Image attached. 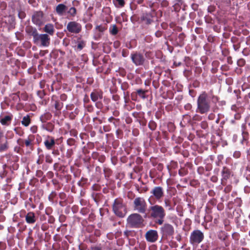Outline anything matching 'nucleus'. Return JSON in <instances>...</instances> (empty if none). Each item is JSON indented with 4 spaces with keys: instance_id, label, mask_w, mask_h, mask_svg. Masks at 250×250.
Instances as JSON below:
<instances>
[{
    "instance_id": "1",
    "label": "nucleus",
    "mask_w": 250,
    "mask_h": 250,
    "mask_svg": "<svg viewBox=\"0 0 250 250\" xmlns=\"http://www.w3.org/2000/svg\"><path fill=\"white\" fill-rule=\"evenodd\" d=\"M149 207L148 213L152 219L155 220L156 223L161 225L164 222V219L166 215V210L162 206L153 204Z\"/></svg>"
},
{
    "instance_id": "2",
    "label": "nucleus",
    "mask_w": 250,
    "mask_h": 250,
    "mask_svg": "<svg viewBox=\"0 0 250 250\" xmlns=\"http://www.w3.org/2000/svg\"><path fill=\"white\" fill-rule=\"evenodd\" d=\"M208 96L205 92L202 93L197 100V109L201 114H204L208 112L210 108Z\"/></svg>"
},
{
    "instance_id": "3",
    "label": "nucleus",
    "mask_w": 250,
    "mask_h": 250,
    "mask_svg": "<svg viewBox=\"0 0 250 250\" xmlns=\"http://www.w3.org/2000/svg\"><path fill=\"white\" fill-rule=\"evenodd\" d=\"M114 213L119 217H124L126 213V207L121 199H116L112 206Z\"/></svg>"
},
{
    "instance_id": "4",
    "label": "nucleus",
    "mask_w": 250,
    "mask_h": 250,
    "mask_svg": "<svg viewBox=\"0 0 250 250\" xmlns=\"http://www.w3.org/2000/svg\"><path fill=\"white\" fill-rule=\"evenodd\" d=\"M143 219L138 213H134L130 214L127 218V225L132 228H137L140 227L143 222Z\"/></svg>"
},
{
    "instance_id": "5",
    "label": "nucleus",
    "mask_w": 250,
    "mask_h": 250,
    "mask_svg": "<svg viewBox=\"0 0 250 250\" xmlns=\"http://www.w3.org/2000/svg\"><path fill=\"white\" fill-rule=\"evenodd\" d=\"M147 204L143 197H138L133 200V209L139 213H146Z\"/></svg>"
},
{
    "instance_id": "6",
    "label": "nucleus",
    "mask_w": 250,
    "mask_h": 250,
    "mask_svg": "<svg viewBox=\"0 0 250 250\" xmlns=\"http://www.w3.org/2000/svg\"><path fill=\"white\" fill-rule=\"evenodd\" d=\"M162 238L167 239L172 237L174 233V229L172 225L168 223H165L160 228Z\"/></svg>"
},
{
    "instance_id": "7",
    "label": "nucleus",
    "mask_w": 250,
    "mask_h": 250,
    "mask_svg": "<svg viewBox=\"0 0 250 250\" xmlns=\"http://www.w3.org/2000/svg\"><path fill=\"white\" fill-rule=\"evenodd\" d=\"M204 238V235L200 230L196 229L191 232L189 242L192 245H197L201 243Z\"/></svg>"
},
{
    "instance_id": "8",
    "label": "nucleus",
    "mask_w": 250,
    "mask_h": 250,
    "mask_svg": "<svg viewBox=\"0 0 250 250\" xmlns=\"http://www.w3.org/2000/svg\"><path fill=\"white\" fill-rule=\"evenodd\" d=\"M31 20L34 24L39 27L45 22L44 14L42 11H35L32 16Z\"/></svg>"
},
{
    "instance_id": "9",
    "label": "nucleus",
    "mask_w": 250,
    "mask_h": 250,
    "mask_svg": "<svg viewBox=\"0 0 250 250\" xmlns=\"http://www.w3.org/2000/svg\"><path fill=\"white\" fill-rule=\"evenodd\" d=\"M130 58L133 63L136 66L143 65L146 61L144 55L137 51L132 53L130 55Z\"/></svg>"
},
{
    "instance_id": "10",
    "label": "nucleus",
    "mask_w": 250,
    "mask_h": 250,
    "mask_svg": "<svg viewBox=\"0 0 250 250\" xmlns=\"http://www.w3.org/2000/svg\"><path fill=\"white\" fill-rule=\"evenodd\" d=\"M50 38L46 34H39L37 39L35 40L34 42L36 44L40 43L42 46L47 47L50 44Z\"/></svg>"
},
{
    "instance_id": "11",
    "label": "nucleus",
    "mask_w": 250,
    "mask_h": 250,
    "mask_svg": "<svg viewBox=\"0 0 250 250\" xmlns=\"http://www.w3.org/2000/svg\"><path fill=\"white\" fill-rule=\"evenodd\" d=\"M66 28L71 33L78 34L82 30V25L76 21H70L67 24Z\"/></svg>"
},
{
    "instance_id": "12",
    "label": "nucleus",
    "mask_w": 250,
    "mask_h": 250,
    "mask_svg": "<svg viewBox=\"0 0 250 250\" xmlns=\"http://www.w3.org/2000/svg\"><path fill=\"white\" fill-rule=\"evenodd\" d=\"M145 237L147 242L150 243L155 242L158 238V232L156 230H149L146 232Z\"/></svg>"
},
{
    "instance_id": "13",
    "label": "nucleus",
    "mask_w": 250,
    "mask_h": 250,
    "mask_svg": "<svg viewBox=\"0 0 250 250\" xmlns=\"http://www.w3.org/2000/svg\"><path fill=\"white\" fill-rule=\"evenodd\" d=\"M150 193L159 200L164 196V190L161 187H155L150 191Z\"/></svg>"
},
{
    "instance_id": "14",
    "label": "nucleus",
    "mask_w": 250,
    "mask_h": 250,
    "mask_svg": "<svg viewBox=\"0 0 250 250\" xmlns=\"http://www.w3.org/2000/svg\"><path fill=\"white\" fill-rule=\"evenodd\" d=\"M25 32L29 36L33 37V42L37 39V37L39 34L37 29L30 25L27 26L25 27Z\"/></svg>"
},
{
    "instance_id": "15",
    "label": "nucleus",
    "mask_w": 250,
    "mask_h": 250,
    "mask_svg": "<svg viewBox=\"0 0 250 250\" xmlns=\"http://www.w3.org/2000/svg\"><path fill=\"white\" fill-rule=\"evenodd\" d=\"M153 16L151 12L143 13L141 20L144 21L146 24H150L153 21Z\"/></svg>"
},
{
    "instance_id": "16",
    "label": "nucleus",
    "mask_w": 250,
    "mask_h": 250,
    "mask_svg": "<svg viewBox=\"0 0 250 250\" xmlns=\"http://www.w3.org/2000/svg\"><path fill=\"white\" fill-rule=\"evenodd\" d=\"M90 97L93 102H96L103 98V92L99 90H94L90 94Z\"/></svg>"
},
{
    "instance_id": "17",
    "label": "nucleus",
    "mask_w": 250,
    "mask_h": 250,
    "mask_svg": "<svg viewBox=\"0 0 250 250\" xmlns=\"http://www.w3.org/2000/svg\"><path fill=\"white\" fill-rule=\"evenodd\" d=\"M48 138L44 141V144L47 149L50 150L54 146L55 141L53 137H48Z\"/></svg>"
},
{
    "instance_id": "18",
    "label": "nucleus",
    "mask_w": 250,
    "mask_h": 250,
    "mask_svg": "<svg viewBox=\"0 0 250 250\" xmlns=\"http://www.w3.org/2000/svg\"><path fill=\"white\" fill-rule=\"evenodd\" d=\"M43 30L51 36L54 35L55 31L54 25L51 23L46 24L43 27Z\"/></svg>"
},
{
    "instance_id": "19",
    "label": "nucleus",
    "mask_w": 250,
    "mask_h": 250,
    "mask_svg": "<svg viewBox=\"0 0 250 250\" xmlns=\"http://www.w3.org/2000/svg\"><path fill=\"white\" fill-rule=\"evenodd\" d=\"M25 221L28 224H34L36 220L33 212H29L25 216Z\"/></svg>"
},
{
    "instance_id": "20",
    "label": "nucleus",
    "mask_w": 250,
    "mask_h": 250,
    "mask_svg": "<svg viewBox=\"0 0 250 250\" xmlns=\"http://www.w3.org/2000/svg\"><path fill=\"white\" fill-rule=\"evenodd\" d=\"M34 137L33 135H30L27 138L24 140V143L25 144V146L28 147L29 148L31 149H32L33 145H34Z\"/></svg>"
},
{
    "instance_id": "21",
    "label": "nucleus",
    "mask_w": 250,
    "mask_h": 250,
    "mask_svg": "<svg viewBox=\"0 0 250 250\" xmlns=\"http://www.w3.org/2000/svg\"><path fill=\"white\" fill-rule=\"evenodd\" d=\"M67 10V7L63 4H58L56 8V11L57 13L62 16Z\"/></svg>"
},
{
    "instance_id": "22",
    "label": "nucleus",
    "mask_w": 250,
    "mask_h": 250,
    "mask_svg": "<svg viewBox=\"0 0 250 250\" xmlns=\"http://www.w3.org/2000/svg\"><path fill=\"white\" fill-rule=\"evenodd\" d=\"M12 119V115H6L0 119V123L3 125H7Z\"/></svg>"
},
{
    "instance_id": "23",
    "label": "nucleus",
    "mask_w": 250,
    "mask_h": 250,
    "mask_svg": "<svg viewBox=\"0 0 250 250\" xmlns=\"http://www.w3.org/2000/svg\"><path fill=\"white\" fill-rule=\"evenodd\" d=\"M8 149V145L6 140L0 139V152H5Z\"/></svg>"
},
{
    "instance_id": "24",
    "label": "nucleus",
    "mask_w": 250,
    "mask_h": 250,
    "mask_svg": "<svg viewBox=\"0 0 250 250\" xmlns=\"http://www.w3.org/2000/svg\"><path fill=\"white\" fill-rule=\"evenodd\" d=\"M42 128L47 130L48 132H52L54 129V125L51 122L42 124Z\"/></svg>"
},
{
    "instance_id": "25",
    "label": "nucleus",
    "mask_w": 250,
    "mask_h": 250,
    "mask_svg": "<svg viewBox=\"0 0 250 250\" xmlns=\"http://www.w3.org/2000/svg\"><path fill=\"white\" fill-rule=\"evenodd\" d=\"M221 173L222 176V180H227L229 178L230 175V171L228 168H226V167H224Z\"/></svg>"
},
{
    "instance_id": "26",
    "label": "nucleus",
    "mask_w": 250,
    "mask_h": 250,
    "mask_svg": "<svg viewBox=\"0 0 250 250\" xmlns=\"http://www.w3.org/2000/svg\"><path fill=\"white\" fill-rule=\"evenodd\" d=\"M52 117L51 114L49 112H46L40 116V119L42 124L46 123L47 121L50 120Z\"/></svg>"
},
{
    "instance_id": "27",
    "label": "nucleus",
    "mask_w": 250,
    "mask_h": 250,
    "mask_svg": "<svg viewBox=\"0 0 250 250\" xmlns=\"http://www.w3.org/2000/svg\"><path fill=\"white\" fill-rule=\"evenodd\" d=\"M113 2L117 8L124 7L125 4V0H113Z\"/></svg>"
},
{
    "instance_id": "28",
    "label": "nucleus",
    "mask_w": 250,
    "mask_h": 250,
    "mask_svg": "<svg viewBox=\"0 0 250 250\" xmlns=\"http://www.w3.org/2000/svg\"><path fill=\"white\" fill-rule=\"evenodd\" d=\"M31 120L30 118V116L27 115L25 116H24L22 118V120L21 123V124L24 126H28L30 124Z\"/></svg>"
},
{
    "instance_id": "29",
    "label": "nucleus",
    "mask_w": 250,
    "mask_h": 250,
    "mask_svg": "<svg viewBox=\"0 0 250 250\" xmlns=\"http://www.w3.org/2000/svg\"><path fill=\"white\" fill-rule=\"evenodd\" d=\"M183 3V0H175V3L173 5L175 11L178 12L181 9V6Z\"/></svg>"
},
{
    "instance_id": "30",
    "label": "nucleus",
    "mask_w": 250,
    "mask_h": 250,
    "mask_svg": "<svg viewBox=\"0 0 250 250\" xmlns=\"http://www.w3.org/2000/svg\"><path fill=\"white\" fill-rule=\"evenodd\" d=\"M118 29L116 24H112L110 25L109 28V32L112 35H116L118 33Z\"/></svg>"
},
{
    "instance_id": "31",
    "label": "nucleus",
    "mask_w": 250,
    "mask_h": 250,
    "mask_svg": "<svg viewBox=\"0 0 250 250\" xmlns=\"http://www.w3.org/2000/svg\"><path fill=\"white\" fill-rule=\"evenodd\" d=\"M164 205L166 208H168V210H172L174 209L173 207H172L171 201L168 199H165Z\"/></svg>"
},
{
    "instance_id": "32",
    "label": "nucleus",
    "mask_w": 250,
    "mask_h": 250,
    "mask_svg": "<svg viewBox=\"0 0 250 250\" xmlns=\"http://www.w3.org/2000/svg\"><path fill=\"white\" fill-rule=\"evenodd\" d=\"M67 13L72 17H75L77 14V10L74 7H71L67 11Z\"/></svg>"
},
{
    "instance_id": "33",
    "label": "nucleus",
    "mask_w": 250,
    "mask_h": 250,
    "mask_svg": "<svg viewBox=\"0 0 250 250\" xmlns=\"http://www.w3.org/2000/svg\"><path fill=\"white\" fill-rule=\"evenodd\" d=\"M85 46V42L83 41H81L78 42L77 44V49L79 50H81L83 49V48Z\"/></svg>"
},
{
    "instance_id": "34",
    "label": "nucleus",
    "mask_w": 250,
    "mask_h": 250,
    "mask_svg": "<svg viewBox=\"0 0 250 250\" xmlns=\"http://www.w3.org/2000/svg\"><path fill=\"white\" fill-rule=\"evenodd\" d=\"M185 37V35L183 33H180L178 37V39L179 41V42L181 45L183 44V41L184 40Z\"/></svg>"
},
{
    "instance_id": "35",
    "label": "nucleus",
    "mask_w": 250,
    "mask_h": 250,
    "mask_svg": "<svg viewBox=\"0 0 250 250\" xmlns=\"http://www.w3.org/2000/svg\"><path fill=\"white\" fill-rule=\"evenodd\" d=\"M184 62L187 66L188 67L191 64V60L190 57L186 56L184 58Z\"/></svg>"
},
{
    "instance_id": "36",
    "label": "nucleus",
    "mask_w": 250,
    "mask_h": 250,
    "mask_svg": "<svg viewBox=\"0 0 250 250\" xmlns=\"http://www.w3.org/2000/svg\"><path fill=\"white\" fill-rule=\"evenodd\" d=\"M106 28H107L106 26L105 25H97L96 27V30H98L99 32H103L106 29Z\"/></svg>"
},
{
    "instance_id": "37",
    "label": "nucleus",
    "mask_w": 250,
    "mask_h": 250,
    "mask_svg": "<svg viewBox=\"0 0 250 250\" xmlns=\"http://www.w3.org/2000/svg\"><path fill=\"white\" fill-rule=\"evenodd\" d=\"M137 93L138 95L142 98L145 99V91L141 89H138L137 91Z\"/></svg>"
},
{
    "instance_id": "38",
    "label": "nucleus",
    "mask_w": 250,
    "mask_h": 250,
    "mask_svg": "<svg viewBox=\"0 0 250 250\" xmlns=\"http://www.w3.org/2000/svg\"><path fill=\"white\" fill-rule=\"evenodd\" d=\"M145 55L148 59H152L153 58V53L150 51H146L145 53Z\"/></svg>"
},
{
    "instance_id": "39",
    "label": "nucleus",
    "mask_w": 250,
    "mask_h": 250,
    "mask_svg": "<svg viewBox=\"0 0 250 250\" xmlns=\"http://www.w3.org/2000/svg\"><path fill=\"white\" fill-rule=\"evenodd\" d=\"M237 64L239 66L242 67L245 65L246 61L244 59L241 58L237 61Z\"/></svg>"
},
{
    "instance_id": "40",
    "label": "nucleus",
    "mask_w": 250,
    "mask_h": 250,
    "mask_svg": "<svg viewBox=\"0 0 250 250\" xmlns=\"http://www.w3.org/2000/svg\"><path fill=\"white\" fill-rule=\"evenodd\" d=\"M25 16H26V14L24 11H22L21 10H20L19 11L18 17L20 19L22 20V19H24Z\"/></svg>"
},
{
    "instance_id": "41",
    "label": "nucleus",
    "mask_w": 250,
    "mask_h": 250,
    "mask_svg": "<svg viewBox=\"0 0 250 250\" xmlns=\"http://www.w3.org/2000/svg\"><path fill=\"white\" fill-rule=\"evenodd\" d=\"M160 4L162 7H167L169 5V2L167 0H162Z\"/></svg>"
},
{
    "instance_id": "42",
    "label": "nucleus",
    "mask_w": 250,
    "mask_h": 250,
    "mask_svg": "<svg viewBox=\"0 0 250 250\" xmlns=\"http://www.w3.org/2000/svg\"><path fill=\"white\" fill-rule=\"evenodd\" d=\"M129 54V51L126 49H123L122 51V55L123 57H126Z\"/></svg>"
},
{
    "instance_id": "43",
    "label": "nucleus",
    "mask_w": 250,
    "mask_h": 250,
    "mask_svg": "<svg viewBox=\"0 0 250 250\" xmlns=\"http://www.w3.org/2000/svg\"><path fill=\"white\" fill-rule=\"evenodd\" d=\"M226 237L227 236L224 232H221L218 235L219 238L222 240H225Z\"/></svg>"
},
{
    "instance_id": "44",
    "label": "nucleus",
    "mask_w": 250,
    "mask_h": 250,
    "mask_svg": "<svg viewBox=\"0 0 250 250\" xmlns=\"http://www.w3.org/2000/svg\"><path fill=\"white\" fill-rule=\"evenodd\" d=\"M182 64L181 62H177L176 61H174L173 64V65L171 66L172 68H175L178 66H180Z\"/></svg>"
},
{
    "instance_id": "45",
    "label": "nucleus",
    "mask_w": 250,
    "mask_h": 250,
    "mask_svg": "<svg viewBox=\"0 0 250 250\" xmlns=\"http://www.w3.org/2000/svg\"><path fill=\"white\" fill-rule=\"evenodd\" d=\"M45 161L48 163H51L52 162V159L49 155H47L45 157Z\"/></svg>"
},
{
    "instance_id": "46",
    "label": "nucleus",
    "mask_w": 250,
    "mask_h": 250,
    "mask_svg": "<svg viewBox=\"0 0 250 250\" xmlns=\"http://www.w3.org/2000/svg\"><path fill=\"white\" fill-rule=\"evenodd\" d=\"M221 68L222 71H226L229 69V66L227 64H224L221 66Z\"/></svg>"
},
{
    "instance_id": "47",
    "label": "nucleus",
    "mask_w": 250,
    "mask_h": 250,
    "mask_svg": "<svg viewBox=\"0 0 250 250\" xmlns=\"http://www.w3.org/2000/svg\"><path fill=\"white\" fill-rule=\"evenodd\" d=\"M191 73V71L189 70L185 69L184 71V75L186 77H188Z\"/></svg>"
},
{
    "instance_id": "48",
    "label": "nucleus",
    "mask_w": 250,
    "mask_h": 250,
    "mask_svg": "<svg viewBox=\"0 0 250 250\" xmlns=\"http://www.w3.org/2000/svg\"><path fill=\"white\" fill-rule=\"evenodd\" d=\"M163 33V31L158 30L155 32V35L156 37L160 38L162 36Z\"/></svg>"
},
{
    "instance_id": "49",
    "label": "nucleus",
    "mask_w": 250,
    "mask_h": 250,
    "mask_svg": "<svg viewBox=\"0 0 250 250\" xmlns=\"http://www.w3.org/2000/svg\"><path fill=\"white\" fill-rule=\"evenodd\" d=\"M149 126L150 129L152 130H154L155 128V126L154 123L153 122L151 123H149Z\"/></svg>"
},
{
    "instance_id": "50",
    "label": "nucleus",
    "mask_w": 250,
    "mask_h": 250,
    "mask_svg": "<svg viewBox=\"0 0 250 250\" xmlns=\"http://www.w3.org/2000/svg\"><path fill=\"white\" fill-rule=\"evenodd\" d=\"M240 152L239 151H235L233 153V157L238 158L240 156Z\"/></svg>"
},
{
    "instance_id": "51",
    "label": "nucleus",
    "mask_w": 250,
    "mask_h": 250,
    "mask_svg": "<svg viewBox=\"0 0 250 250\" xmlns=\"http://www.w3.org/2000/svg\"><path fill=\"white\" fill-rule=\"evenodd\" d=\"M6 2L3 1V2H1V3H0V8L1 9V10H4L6 8Z\"/></svg>"
},
{
    "instance_id": "52",
    "label": "nucleus",
    "mask_w": 250,
    "mask_h": 250,
    "mask_svg": "<svg viewBox=\"0 0 250 250\" xmlns=\"http://www.w3.org/2000/svg\"><path fill=\"white\" fill-rule=\"evenodd\" d=\"M215 11V8L214 6H210L208 7V11L210 13H212Z\"/></svg>"
},
{
    "instance_id": "53",
    "label": "nucleus",
    "mask_w": 250,
    "mask_h": 250,
    "mask_svg": "<svg viewBox=\"0 0 250 250\" xmlns=\"http://www.w3.org/2000/svg\"><path fill=\"white\" fill-rule=\"evenodd\" d=\"M240 43H238L237 44H234L233 45V48H234V49L235 51L238 50L240 48Z\"/></svg>"
},
{
    "instance_id": "54",
    "label": "nucleus",
    "mask_w": 250,
    "mask_h": 250,
    "mask_svg": "<svg viewBox=\"0 0 250 250\" xmlns=\"http://www.w3.org/2000/svg\"><path fill=\"white\" fill-rule=\"evenodd\" d=\"M227 62L229 64H232L233 61L232 60V58L230 56H229L227 58Z\"/></svg>"
},
{
    "instance_id": "55",
    "label": "nucleus",
    "mask_w": 250,
    "mask_h": 250,
    "mask_svg": "<svg viewBox=\"0 0 250 250\" xmlns=\"http://www.w3.org/2000/svg\"><path fill=\"white\" fill-rule=\"evenodd\" d=\"M207 60V57L205 56H202L201 58V60L203 64H205L206 63Z\"/></svg>"
},
{
    "instance_id": "56",
    "label": "nucleus",
    "mask_w": 250,
    "mask_h": 250,
    "mask_svg": "<svg viewBox=\"0 0 250 250\" xmlns=\"http://www.w3.org/2000/svg\"><path fill=\"white\" fill-rule=\"evenodd\" d=\"M30 130L32 131V132L36 133L37 132V128L36 126H33L31 127Z\"/></svg>"
},
{
    "instance_id": "57",
    "label": "nucleus",
    "mask_w": 250,
    "mask_h": 250,
    "mask_svg": "<svg viewBox=\"0 0 250 250\" xmlns=\"http://www.w3.org/2000/svg\"><path fill=\"white\" fill-rule=\"evenodd\" d=\"M55 107L58 110H59L61 109V107H60L59 103L56 102L55 104Z\"/></svg>"
},
{
    "instance_id": "58",
    "label": "nucleus",
    "mask_w": 250,
    "mask_h": 250,
    "mask_svg": "<svg viewBox=\"0 0 250 250\" xmlns=\"http://www.w3.org/2000/svg\"><path fill=\"white\" fill-rule=\"evenodd\" d=\"M145 40L147 42H150L152 40V38L150 36H146L145 38Z\"/></svg>"
},
{
    "instance_id": "59",
    "label": "nucleus",
    "mask_w": 250,
    "mask_h": 250,
    "mask_svg": "<svg viewBox=\"0 0 250 250\" xmlns=\"http://www.w3.org/2000/svg\"><path fill=\"white\" fill-rule=\"evenodd\" d=\"M202 71V69L200 67H196L195 72H198V73H200Z\"/></svg>"
},
{
    "instance_id": "60",
    "label": "nucleus",
    "mask_w": 250,
    "mask_h": 250,
    "mask_svg": "<svg viewBox=\"0 0 250 250\" xmlns=\"http://www.w3.org/2000/svg\"><path fill=\"white\" fill-rule=\"evenodd\" d=\"M41 155L39 156V158L37 161V164L39 165L42 164V161L41 160Z\"/></svg>"
},
{
    "instance_id": "61",
    "label": "nucleus",
    "mask_w": 250,
    "mask_h": 250,
    "mask_svg": "<svg viewBox=\"0 0 250 250\" xmlns=\"http://www.w3.org/2000/svg\"><path fill=\"white\" fill-rule=\"evenodd\" d=\"M121 76L122 77H124L125 76V72L124 69H122L121 70Z\"/></svg>"
},
{
    "instance_id": "62",
    "label": "nucleus",
    "mask_w": 250,
    "mask_h": 250,
    "mask_svg": "<svg viewBox=\"0 0 250 250\" xmlns=\"http://www.w3.org/2000/svg\"><path fill=\"white\" fill-rule=\"evenodd\" d=\"M196 23H197V24L198 25H202V23H203V22H202V21H201V20H199L198 21H196Z\"/></svg>"
},
{
    "instance_id": "63",
    "label": "nucleus",
    "mask_w": 250,
    "mask_h": 250,
    "mask_svg": "<svg viewBox=\"0 0 250 250\" xmlns=\"http://www.w3.org/2000/svg\"><path fill=\"white\" fill-rule=\"evenodd\" d=\"M150 79H146L145 81V84H148L150 83Z\"/></svg>"
},
{
    "instance_id": "64",
    "label": "nucleus",
    "mask_w": 250,
    "mask_h": 250,
    "mask_svg": "<svg viewBox=\"0 0 250 250\" xmlns=\"http://www.w3.org/2000/svg\"><path fill=\"white\" fill-rule=\"evenodd\" d=\"M154 5V2H150L149 4V6L150 8H152L153 7Z\"/></svg>"
}]
</instances>
